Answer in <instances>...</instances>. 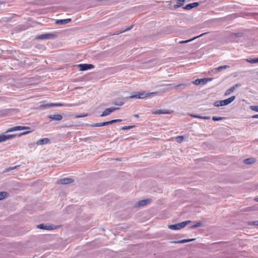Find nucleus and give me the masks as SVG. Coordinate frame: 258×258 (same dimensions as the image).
I'll list each match as a JSON object with an SVG mask.
<instances>
[{
    "label": "nucleus",
    "mask_w": 258,
    "mask_h": 258,
    "mask_svg": "<svg viewBox=\"0 0 258 258\" xmlns=\"http://www.w3.org/2000/svg\"><path fill=\"white\" fill-rule=\"evenodd\" d=\"M31 131L24 132L19 134H12V135H0V143L7 141V140L13 139L15 137H21L24 135L29 134Z\"/></svg>",
    "instance_id": "obj_1"
},
{
    "label": "nucleus",
    "mask_w": 258,
    "mask_h": 258,
    "mask_svg": "<svg viewBox=\"0 0 258 258\" xmlns=\"http://www.w3.org/2000/svg\"><path fill=\"white\" fill-rule=\"evenodd\" d=\"M22 130H27L26 132L31 131L29 133L33 132L32 130H31V128L29 126H15L11 128H8L6 133H10L13 132H16L18 131H22Z\"/></svg>",
    "instance_id": "obj_2"
},
{
    "label": "nucleus",
    "mask_w": 258,
    "mask_h": 258,
    "mask_svg": "<svg viewBox=\"0 0 258 258\" xmlns=\"http://www.w3.org/2000/svg\"><path fill=\"white\" fill-rule=\"evenodd\" d=\"M190 222L191 221L189 220L186 221L176 224L169 225L168 228L171 230H180L184 228L186 225Z\"/></svg>",
    "instance_id": "obj_3"
},
{
    "label": "nucleus",
    "mask_w": 258,
    "mask_h": 258,
    "mask_svg": "<svg viewBox=\"0 0 258 258\" xmlns=\"http://www.w3.org/2000/svg\"><path fill=\"white\" fill-rule=\"evenodd\" d=\"M121 121H122V120L120 119H113V120H110V121H106V122H101V123H95L94 124H92V126H93V127H100V126H104V125H109V124H112L113 123L119 122H121Z\"/></svg>",
    "instance_id": "obj_4"
},
{
    "label": "nucleus",
    "mask_w": 258,
    "mask_h": 258,
    "mask_svg": "<svg viewBox=\"0 0 258 258\" xmlns=\"http://www.w3.org/2000/svg\"><path fill=\"white\" fill-rule=\"evenodd\" d=\"M243 35V34L242 32L232 33L229 35L228 39L231 42H237L238 38L242 37Z\"/></svg>",
    "instance_id": "obj_5"
},
{
    "label": "nucleus",
    "mask_w": 258,
    "mask_h": 258,
    "mask_svg": "<svg viewBox=\"0 0 258 258\" xmlns=\"http://www.w3.org/2000/svg\"><path fill=\"white\" fill-rule=\"evenodd\" d=\"M78 67L80 71H86L94 68V66L91 64H80L78 65Z\"/></svg>",
    "instance_id": "obj_6"
},
{
    "label": "nucleus",
    "mask_w": 258,
    "mask_h": 258,
    "mask_svg": "<svg viewBox=\"0 0 258 258\" xmlns=\"http://www.w3.org/2000/svg\"><path fill=\"white\" fill-rule=\"evenodd\" d=\"M157 94L156 92H152V93H147V94H145L144 93H139L138 94H137V95L131 96L130 97L131 98H142H142H144L146 97H148L151 94Z\"/></svg>",
    "instance_id": "obj_7"
},
{
    "label": "nucleus",
    "mask_w": 258,
    "mask_h": 258,
    "mask_svg": "<svg viewBox=\"0 0 258 258\" xmlns=\"http://www.w3.org/2000/svg\"><path fill=\"white\" fill-rule=\"evenodd\" d=\"M74 180L70 178H64L58 180L57 183L59 184H67L73 183Z\"/></svg>",
    "instance_id": "obj_8"
},
{
    "label": "nucleus",
    "mask_w": 258,
    "mask_h": 258,
    "mask_svg": "<svg viewBox=\"0 0 258 258\" xmlns=\"http://www.w3.org/2000/svg\"><path fill=\"white\" fill-rule=\"evenodd\" d=\"M55 36V34L47 33L44 34L40 35L38 36L36 38L38 39H50L51 38L54 37Z\"/></svg>",
    "instance_id": "obj_9"
},
{
    "label": "nucleus",
    "mask_w": 258,
    "mask_h": 258,
    "mask_svg": "<svg viewBox=\"0 0 258 258\" xmlns=\"http://www.w3.org/2000/svg\"><path fill=\"white\" fill-rule=\"evenodd\" d=\"M118 109H119L118 108H115V107L107 108L102 112V114L101 115V116H107V115L110 114L112 112H113Z\"/></svg>",
    "instance_id": "obj_10"
},
{
    "label": "nucleus",
    "mask_w": 258,
    "mask_h": 258,
    "mask_svg": "<svg viewBox=\"0 0 258 258\" xmlns=\"http://www.w3.org/2000/svg\"><path fill=\"white\" fill-rule=\"evenodd\" d=\"M173 111L171 110H157L152 112L154 114H171L173 113Z\"/></svg>",
    "instance_id": "obj_11"
},
{
    "label": "nucleus",
    "mask_w": 258,
    "mask_h": 258,
    "mask_svg": "<svg viewBox=\"0 0 258 258\" xmlns=\"http://www.w3.org/2000/svg\"><path fill=\"white\" fill-rule=\"evenodd\" d=\"M50 143V140L48 138H43L39 139L36 142V144L38 146L47 144Z\"/></svg>",
    "instance_id": "obj_12"
},
{
    "label": "nucleus",
    "mask_w": 258,
    "mask_h": 258,
    "mask_svg": "<svg viewBox=\"0 0 258 258\" xmlns=\"http://www.w3.org/2000/svg\"><path fill=\"white\" fill-rule=\"evenodd\" d=\"M48 117L51 120H60L62 118V116L60 114H50L48 116Z\"/></svg>",
    "instance_id": "obj_13"
},
{
    "label": "nucleus",
    "mask_w": 258,
    "mask_h": 258,
    "mask_svg": "<svg viewBox=\"0 0 258 258\" xmlns=\"http://www.w3.org/2000/svg\"><path fill=\"white\" fill-rule=\"evenodd\" d=\"M37 227L38 228H40L41 229L49 230H52V229H54L55 228V227H54V226H52L51 225L47 226V225H45L43 224L37 225Z\"/></svg>",
    "instance_id": "obj_14"
},
{
    "label": "nucleus",
    "mask_w": 258,
    "mask_h": 258,
    "mask_svg": "<svg viewBox=\"0 0 258 258\" xmlns=\"http://www.w3.org/2000/svg\"><path fill=\"white\" fill-rule=\"evenodd\" d=\"M240 84H237L232 86V87H231L230 88H229V89L227 90V96L231 94L235 91L236 88L240 87Z\"/></svg>",
    "instance_id": "obj_15"
},
{
    "label": "nucleus",
    "mask_w": 258,
    "mask_h": 258,
    "mask_svg": "<svg viewBox=\"0 0 258 258\" xmlns=\"http://www.w3.org/2000/svg\"><path fill=\"white\" fill-rule=\"evenodd\" d=\"M199 5V4L198 3H194L187 4L186 5V6L184 7V9L186 10H190L194 8L197 7Z\"/></svg>",
    "instance_id": "obj_16"
},
{
    "label": "nucleus",
    "mask_w": 258,
    "mask_h": 258,
    "mask_svg": "<svg viewBox=\"0 0 258 258\" xmlns=\"http://www.w3.org/2000/svg\"><path fill=\"white\" fill-rule=\"evenodd\" d=\"M214 105L217 107L226 105V100L216 101L214 102Z\"/></svg>",
    "instance_id": "obj_17"
},
{
    "label": "nucleus",
    "mask_w": 258,
    "mask_h": 258,
    "mask_svg": "<svg viewBox=\"0 0 258 258\" xmlns=\"http://www.w3.org/2000/svg\"><path fill=\"white\" fill-rule=\"evenodd\" d=\"M207 33H203V34H201V35H199V36H198L197 37H194L192 39H190L189 40H185V41H181L179 42V43L183 44V43H187V42H190V41H192L193 40H195L196 38H199V37L204 35L205 34H206Z\"/></svg>",
    "instance_id": "obj_18"
},
{
    "label": "nucleus",
    "mask_w": 258,
    "mask_h": 258,
    "mask_svg": "<svg viewBox=\"0 0 258 258\" xmlns=\"http://www.w3.org/2000/svg\"><path fill=\"white\" fill-rule=\"evenodd\" d=\"M150 203V200H148V199H147V200H144L140 201L138 203V206H143L146 205Z\"/></svg>",
    "instance_id": "obj_19"
},
{
    "label": "nucleus",
    "mask_w": 258,
    "mask_h": 258,
    "mask_svg": "<svg viewBox=\"0 0 258 258\" xmlns=\"http://www.w3.org/2000/svg\"><path fill=\"white\" fill-rule=\"evenodd\" d=\"M243 162L246 164H251L255 162V159L253 158H250L245 159Z\"/></svg>",
    "instance_id": "obj_20"
},
{
    "label": "nucleus",
    "mask_w": 258,
    "mask_h": 258,
    "mask_svg": "<svg viewBox=\"0 0 258 258\" xmlns=\"http://www.w3.org/2000/svg\"><path fill=\"white\" fill-rule=\"evenodd\" d=\"M195 240V239H194V238H192V239H183V240H181L178 241H173V242H172V243H186V242H188L192 241H194V240Z\"/></svg>",
    "instance_id": "obj_21"
},
{
    "label": "nucleus",
    "mask_w": 258,
    "mask_h": 258,
    "mask_svg": "<svg viewBox=\"0 0 258 258\" xmlns=\"http://www.w3.org/2000/svg\"><path fill=\"white\" fill-rule=\"evenodd\" d=\"M71 21V19H63V20H60L57 21L56 22V23L58 24H64L68 23Z\"/></svg>",
    "instance_id": "obj_22"
},
{
    "label": "nucleus",
    "mask_w": 258,
    "mask_h": 258,
    "mask_svg": "<svg viewBox=\"0 0 258 258\" xmlns=\"http://www.w3.org/2000/svg\"><path fill=\"white\" fill-rule=\"evenodd\" d=\"M8 195V192L6 191L0 192V200H2L7 197Z\"/></svg>",
    "instance_id": "obj_23"
},
{
    "label": "nucleus",
    "mask_w": 258,
    "mask_h": 258,
    "mask_svg": "<svg viewBox=\"0 0 258 258\" xmlns=\"http://www.w3.org/2000/svg\"><path fill=\"white\" fill-rule=\"evenodd\" d=\"M235 99V96H232L229 98H227V105L231 103Z\"/></svg>",
    "instance_id": "obj_24"
},
{
    "label": "nucleus",
    "mask_w": 258,
    "mask_h": 258,
    "mask_svg": "<svg viewBox=\"0 0 258 258\" xmlns=\"http://www.w3.org/2000/svg\"><path fill=\"white\" fill-rule=\"evenodd\" d=\"M245 60L247 62L251 63H256V58H246V59H245Z\"/></svg>",
    "instance_id": "obj_25"
},
{
    "label": "nucleus",
    "mask_w": 258,
    "mask_h": 258,
    "mask_svg": "<svg viewBox=\"0 0 258 258\" xmlns=\"http://www.w3.org/2000/svg\"><path fill=\"white\" fill-rule=\"evenodd\" d=\"M184 140V137L183 136H177L175 138V140L178 143H181Z\"/></svg>",
    "instance_id": "obj_26"
},
{
    "label": "nucleus",
    "mask_w": 258,
    "mask_h": 258,
    "mask_svg": "<svg viewBox=\"0 0 258 258\" xmlns=\"http://www.w3.org/2000/svg\"><path fill=\"white\" fill-rule=\"evenodd\" d=\"M248 225H254L255 226H258V221H249L247 222Z\"/></svg>",
    "instance_id": "obj_27"
},
{
    "label": "nucleus",
    "mask_w": 258,
    "mask_h": 258,
    "mask_svg": "<svg viewBox=\"0 0 258 258\" xmlns=\"http://www.w3.org/2000/svg\"><path fill=\"white\" fill-rule=\"evenodd\" d=\"M212 79H207V78H204V79H201V83L202 84H206V83H207L209 81H211Z\"/></svg>",
    "instance_id": "obj_28"
},
{
    "label": "nucleus",
    "mask_w": 258,
    "mask_h": 258,
    "mask_svg": "<svg viewBox=\"0 0 258 258\" xmlns=\"http://www.w3.org/2000/svg\"><path fill=\"white\" fill-rule=\"evenodd\" d=\"M226 69V66H221V67H219L218 68H216L214 70L215 72H216V71H221L222 70H224V69Z\"/></svg>",
    "instance_id": "obj_29"
},
{
    "label": "nucleus",
    "mask_w": 258,
    "mask_h": 258,
    "mask_svg": "<svg viewBox=\"0 0 258 258\" xmlns=\"http://www.w3.org/2000/svg\"><path fill=\"white\" fill-rule=\"evenodd\" d=\"M193 83L196 85H199L201 84V79L196 80L195 81L193 82Z\"/></svg>",
    "instance_id": "obj_30"
},
{
    "label": "nucleus",
    "mask_w": 258,
    "mask_h": 258,
    "mask_svg": "<svg viewBox=\"0 0 258 258\" xmlns=\"http://www.w3.org/2000/svg\"><path fill=\"white\" fill-rule=\"evenodd\" d=\"M250 108L252 110L256 111V112H258V106H255V105L251 106L250 107Z\"/></svg>",
    "instance_id": "obj_31"
},
{
    "label": "nucleus",
    "mask_w": 258,
    "mask_h": 258,
    "mask_svg": "<svg viewBox=\"0 0 258 258\" xmlns=\"http://www.w3.org/2000/svg\"><path fill=\"white\" fill-rule=\"evenodd\" d=\"M55 103H48L45 105H41V107H50V106H55Z\"/></svg>",
    "instance_id": "obj_32"
},
{
    "label": "nucleus",
    "mask_w": 258,
    "mask_h": 258,
    "mask_svg": "<svg viewBox=\"0 0 258 258\" xmlns=\"http://www.w3.org/2000/svg\"><path fill=\"white\" fill-rule=\"evenodd\" d=\"M202 225L201 222H197L194 225L191 226V228L200 227Z\"/></svg>",
    "instance_id": "obj_33"
},
{
    "label": "nucleus",
    "mask_w": 258,
    "mask_h": 258,
    "mask_svg": "<svg viewBox=\"0 0 258 258\" xmlns=\"http://www.w3.org/2000/svg\"><path fill=\"white\" fill-rule=\"evenodd\" d=\"M133 127V126H124L122 127V130H129L131 128H132Z\"/></svg>",
    "instance_id": "obj_34"
},
{
    "label": "nucleus",
    "mask_w": 258,
    "mask_h": 258,
    "mask_svg": "<svg viewBox=\"0 0 258 258\" xmlns=\"http://www.w3.org/2000/svg\"><path fill=\"white\" fill-rule=\"evenodd\" d=\"M223 118L220 117H216V116H213L212 119L214 121H218L222 119Z\"/></svg>",
    "instance_id": "obj_35"
},
{
    "label": "nucleus",
    "mask_w": 258,
    "mask_h": 258,
    "mask_svg": "<svg viewBox=\"0 0 258 258\" xmlns=\"http://www.w3.org/2000/svg\"><path fill=\"white\" fill-rule=\"evenodd\" d=\"M87 116V114H80V115H76L75 116V117L76 118H80V117H86Z\"/></svg>",
    "instance_id": "obj_36"
},
{
    "label": "nucleus",
    "mask_w": 258,
    "mask_h": 258,
    "mask_svg": "<svg viewBox=\"0 0 258 258\" xmlns=\"http://www.w3.org/2000/svg\"><path fill=\"white\" fill-rule=\"evenodd\" d=\"M180 86H183V88H184L186 86V85L184 84H179V85H176L174 86V88H178L179 87H180Z\"/></svg>",
    "instance_id": "obj_37"
},
{
    "label": "nucleus",
    "mask_w": 258,
    "mask_h": 258,
    "mask_svg": "<svg viewBox=\"0 0 258 258\" xmlns=\"http://www.w3.org/2000/svg\"><path fill=\"white\" fill-rule=\"evenodd\" d=\"M190 116H192L194 117H195V118H202V116H201L200 115H199L191 114Z\"/></svg>",
    "instance_id": "obj_38"
},
{
    "label": "nucleus",
    "mask_w": 258,
    "mask_h": 258,
    "mask_svg": "<svg viewBox=\"0 0 258 258\" xmlns=\"http://www.w3.org/2000/svg\"><path fill=\"white\" fill-rule=\"evenodd\" d=\"M16 167H17V166L11 167H10V168L7 170V171L14 170V169H16Z\"/></svg>",
    "instance_id": "obj_39"
},
{
    "label": "nucleus",
    "mask_w": 258,
    "mask_h": 258,
    "mask_svg": "<svg viewBox=\"0 0 258 258\" xmlns=\"http://www.w3.org/2000/svg\"><path fill=\"white\" fill-rule=\"evenodd\" d=\"M63 105L61 103H55V106H62Z\"/></svg>",
    "instance_id": "obj_40"
},
{
    "label": "nucleus",
    "mask_w": 258,
    "mask_h": 258,
    "mask_svg": "<svg viewBox=\"0 0 258 258\" xmlns=\"http://www.w3.org/2000/svg\"><path fill=\"white\" fill-rule=\"evenodd\" d=\"M210 118V116H202V119H209Z\"/></svg>",
    "instance_id": "obj_41"
},
{
    "label": "nucleus",
    "mask_w": 258,
    "mask_h": 258,
    "mask_svg": "<svg viewBox=\"0 0 258 258\" xmlns=\"http://www.w3.org/2000/svg\"><path fill=\"white\" fill-rule=\"evenodd\" d=\"M252 210H253V209H252V207H248V208H246V211H251Z\"/></svg>",
    "instance_id": "obj_42"
},
{
    "label": "nucleus",
    "mask_w": 258,
    "mask_h": 258,
    "mask_svg": "<svg viewBox=\"0 0 258 258\" xmlns=\"http://www.w3.org/2000/svg\"><path fill=\"white\" fill-rule=\"evenodd\" d=\"M179 2L180 5H182L183 3L184 2V0H179Z\"/></svg>",
    "instance_id": "obj_43"
},
{
    "label": "nucleus",
    "mask_w": 258,
    "mask_h": 258,
    "mask_svg": "<svg viewBox=\"0 0 258 258\" xmlns=\"http://www.w3.org/2000/svg\"><path fill=\"white\" fill-rule=\"evenodd\" d=\"M115 105H123V103L122 102H121V103H114Z\"/></svg>",
    "instance_id": "obj_44"
},
{
    "label": "nucleus",
    "mask_w": 258,
    "mask_h": 258,
    "mask_svg": "<svg viewBox=\"0 0 258 258\" xmlns=\"http://www.w3.org/2000/svg\"><path fill=\"white\" fill-rule=\"evenodd\" d=\"M252 117L253 118H258V114L254 115L252 116Z\"/></svg>",
    "instance_id": "obj_45"
},
{
    "label": "nucleus",
    "mask_w": 258,
    "mask_h": 258,
    "mask_svg": "<svg viewBox=\"0 0 258 258\" xmlns=\"http://www.w3.org/2000/svg\"><path fill=\"white\" fill-rule=\"evenodd\" d=\"M254 201L255 202H258V197H257V198H255L254 199Z\"/></svg>",
    "instance_id": "obj_46"
},
{
    "label": "nucleus",
    "mask_w": 258,
    "mask_h": 258,
    "mask_svg": "<svg viewBox=\"0 0 258 258\" xmlns=\"http://www.w3.org/2000/svg\"><path fill=\"white\" fill-rule=\"evenodd\" d=\"M256 63H258V57L256 58Z\"/></svg>",
    "instance_id": "obj_47"
},
{
    "label": "nucleus",
    "mask_w": 258,
    "mask_h": 258,
    "mask_svg": "<svg viewBox=\"0 0 258 258\" xmlns=\"http://www.w3.org/2000/svg\"><path fill=\"white\" fill-rule=\"evenodd\" d=\"M131 28H132V27H130V28H128V29H126L125 30H130Z\"/></svg>",
    "instance_id": "obj_48"
},
{
    "label": "nucleus",
    "mask_w": 258,
    "mask_h": 258,
    "mask_svg": "<svg viewBox=\"0 0 258 258\" xmlns=\"http://www.w3.org/2000/svg\"><path fill=\"white\" fill-rule=\"evenodd\" d=\"M1 80V77H0V80Z\"/></svg>",
    "instance_id": "obj_49"
}]
</instances>
